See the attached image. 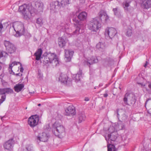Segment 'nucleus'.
Listing matches in <instances>:
<instances>
[{
  "mask_svg": "<svg viewBox=\"0 0 151 151\" xmlns=\"http://www.w3.org/2000/svg\"><path fill=\"white\" fill-rule=\"evenodd\" d=\"M29 10L31 14H37L42 12L44 7L43 3L40 1H33L30 4H28Z\"/></svg>",
  "mask_w": 151,
  "mask_h": 151,
  "instance_id": "f257e3e1",
  "label": "nucleus"
},
{
  "mask_svg": "<svg viewBox=\"0 0 151 151\" xmlns=\"http://www.w3.org/2000/svg\"><path fill=\"white\" fill-rule=\"evenodd\" d=\"M11 29H14L16 32L15 36L19 37L23 35L25 33L24 24L20 22H14L12 25V27L9 29V32Z\"/></svg>",
  "mask_w": 151,
  "mask_h": 151,
  "instance_id": "f03ea898",
  "label": "nucleus"
},
{
  "mask_svg": "<svg viewBox=\"0 0 151 151\" xmlns=\"http://www.w3.org/2000/svg\"><path fill=\"white\" fill-rule=\"evenodd\" d=\"M65 131L63 126L58 122H55L53 124L52 131L56 136L61 138L62 137V134Z\"/></svg>",
  "mask_w": 151,
  "mask_h": 151,
  "instance_id": "7ed1b4c3",
  "label": "nucleus"
},
{
  "mask_svg": "<svg viewBox=\"0 0 151 151\" xmlns=\"http://www.w3.org/2000/svg\"><path fill=\"white\" fill-rule=\"evenodd\" d=\"M123 101L126 104L134 106L136 101L135 95L133 93H127L124 96Z\"/></svg>",
  "mask_w": 151,
  "mask_h": 151,
  "instance_id": "20e7f679",
  "label": "nucleus"
},
{
  "mask_svg": "<svg viewBox=\"0 0 151 151\" xmlns=\"http://www.w3.org/2000/svg\"><path fill=\"white\" fill-rule=\"evenodd\" d=\"M98 18H93L88 24V29L93 32H96L101 27V23L98 21Z\"/></svg>",
  "mask_w": 151,
  "mask_h": 151,
  "instance_id": "39448f33",
  "label": "nucleus"
},
{
  "mask_svg": "<svg viewBox=\"0 0 151 151\" xmlns=\"http://www.w3.org/2000/svg\"><path fill=\"white\" fill-rule=\"evenodd\" d=\"M28 5L24 4L20 6L19 9V11L22 13L24 18L26 20L29 19L30 15L33 16L32 14H34L31 13L28 9Z\"/></svg>",
  "mask_w": 151,
  "mask_h": 151,
  "instance_id": "423d86ee",
  "label": "nucleus"
},
{
  "mask_svg": "<svg viewBox=\"0 0 151 151\" xmlns=\"http://www.w3.org/2000/svg\"><path fill=\"white\" fill-rule=\"evenodd\" d=\"M73 20L75 22L74 24L76 28V29L73 33V35H77L83 32L84 31V25L81 24L80 22L76 18H74Z\"/></svg>",
  "mask_w": 151,
  "mask_h": 151,
  "instance_id": "0eeeda50",
  "label": "nucleus"
},
{
  "mask_svg": "<svg viewBox=\"0 0 151 151\" xmlns=\"http://www.w3.org/2000/svg\"><path fill=\"white\" fill-rule=\"evenodd\" d=\"M13 90L10 88H0V105L5 101L6 93H12Z\"/></svg>",
  "mask_w": 151,
  "mask_h": 151,
  "instance_id": "6e6552de",
  "label": "nucleus"
},
{
  "mask_svg": "<svg viewBox=\"0 0 151 151\" xmlns=\"http://www.w3.org/2000/svg\"><path fill=\"white\" fill-rule=\"evenodd\" d=\"M4 44L8 53L11 54L15 52L17 48L13 43L9 41L5 40L4 41Z\"/></svg>",
  "mask_w": 151,
  "mask_h": 151,
  "instance_id": "1a4fd4ad",
  "label": "nucleus"
},
{
  "mask_svg": "<svg viewBox=\"0 0 151 151\" xmlns=\"http://www.w3.org/2000/svg\"><path fill=\"white\" fill-rule=\"evenodd\" d=\"M50 6V12L52 13L57 12L62 7L60 5V3L58 1L51 2Z\"/></svg>",
  "mask_w": 151,
  "mask_h": 151,
  "instance_id": "9d476101",
  "label": "nucleus"
},
{
  "mask_svg": "<svg viewBox=\"0 0 151 151\" xmlns=\"http://www.w3.org/2000/svg\"><path fill=\"white\" fill-rule=\"evenodd\" d=\"M39 120L38 116L37 115L32 116L28 119V124L32 128H34L38 124Z\"/></svg>",
  "mask_w": 151,
  "mask_h": 151,
  "instance_id": "9b49d317",
  "label": "nucleus"
},
{
  "mask_svg": "<svg viewBox=\"0 0 151 151\" xmlns=\"http://www.w3.org/2000/svg\"><path fill=\"white\" fill-rule=\"evenodd\" d=\"M125 111L123 109L117 110V117L119 122H124L127 119V116L125 114Z\"/></svg>",
  "mask_w": 151,
  "mask_h": 151,
  "instance_id": "f8f14e48",
  "label": "nucleus"
},
{
  "mask_svg": "<svg viewBox=\"0 0 151 151\" xmlns=\"http://www.w3.org/2000/svg\"><path fill=\"white\" fill-rule=\"evenodd\" d=\"M57 57L54 53H49L45 56L43 62L44 64L51 63L52 61Z\"/></svg>",
  "mask_w": 151,
  "mask_h": 151,
  "instance_id": "ddd939ff",
  "label": "nucleus"
},
{
  "mask_svg": "<svg viewBox=\"0 0 151 151\" xmlns=\"http://www.w3.org/2000/svg\"><path fill=\"white\" fill-rule=\"evenodd\" d=\"M117 33L116 29L113 27L107 28L106 29L105 35L106 37H109L112 38Z\"/></svg>",
  "mask_w": 151,
  "mask_h": 151,
  "instance_id": "4468645a",
  "label": "nucleus"
},
{
  "mask_svg": "<svg viewBox=\"0 0 151 151\" xmlns=\"http://www.w3.org/2000/svg\"><path fill=\"white\" fill-rule=\"evenodd\" d=\"M64 52H65V60L66 61H70L74 53V51L72 50L65 49Z\"/></svg>",
  "mask_w": 151,
  "mask_h": 151,
  "instance_id": "2eb2a0df",
  "label": "nucleus"
},
{
  "mask_svg": "<svg viewBox=\"0 0 151 151\" xmlns=\"http://www.w3.org/2000/svg\"><path fill=\"white\" fill-rule=\"evenodd\" d=\"M15 143L14 141L13 138H11L6 142L4 145L5 149L9 150H12Z\"/></svg>",
  "mask_w": 151,
  "mask_h": 151,
  "instance_id": "dca6fc26",
  "label": "nucleus"
},
{
  "mask_svg": "<svg viewBox=\"0 0 151 151\" xmlns=\"http://www.w3.org/2000/svg\"><path fill=\"white\" fill-rule=\"evenodd\" d=\"M50 135L48 134L43 132L38 134L37 139L40 141L46 142L47 141Z\"/></svg>",
  "mask_w": 151,
  "mask_h": 151,
  "instance_id": "f3484780",
  "label": "nucleus"
},
{
  "mask_svg": "<svg viewBox=\"0 0 151 151\" xmlns=\"http://www.w3.org/2000/svg\"><path fill=\"white\" fill-rule=\"evenodd\" d=\"M98 62V59L97 57L95 56H92L90 58L85 60L83 63L85 65L88 66L90 67L91 65L93 63H97Z\"/></svg>",
  "mask_w": 151,
  "mask_h": 151,
  "instance_id": "a211bd4d",
  "label": "nucleus"
},
{
  "mask_svg": "<svg viewBox=\"0 0 151 151\" xmlns=\"http://www.w3.org/2000/svg\"><path fill=\"white\" fill-rule=\"evenodd\" d=\"M76 114L75 107L72 106H69L65 109V115L67 116H73Z\"/></svg>",
  "mask_w": 151,
  "mask_h": 151,
  "instance_id": "6ab92c4d",
  "label": "nucleus"
},
{
  "mask_svg": "<svg viewBox=\"0 0 151 151\" xmlns=\"http://www.w3.org/2000/svg\"><path fill=\"white\" fill-rule=\"evenodd\" d=\"M59 80L62 83H65L68 82H69L70 80H68V77L65 74L61 73L59 78Z\"/></svg>",
  "mask_w": 151,
  "mask_h": 151,
  "instance_id": "aec40b11",
  "label": "nucleus"
},
{
  "mask_svg": "<svg viewBox=\"0 0 151 151\" xmlns=\"http://www.w3.org/2000/svg\"><path fill=\"white\" fill-rule=\"evenodd\" d=\"M116 132H111L110 134H108L107 137H105L106 139V141L110 140L112 141H115L117 138V136L116 135Z\"/></svg>",
  "mask_w": 151,
  "mask_h": 151,
  "instance_id": "412c9836",
  "label": "nucleus"
},
{
  "mask_svg": "<svg viewBox=\"0 0 151 151\" xmlns=\"http://www.w3.org/2000/svg\"><path fill=\"white\" fill-rule=\"evenodd\" d=\"M142 6L143 8L146 9L151 7V0H143Z\"/></svg>",
  "mask_w": 151,
  "mask_h": 151,
  "instance_id": "4be33fe9",
  "label": "nucleus"
},
{
  "mask_svg": "<svg viewBox=\"0 0 151 151\" xmlns=\"http://www.w3.org/2000/svg\"><path fill=\"white\" fill-rule=\"evenodd\" d=\"M9 24L7 22L3 23L0 22V35L3 32L6 30Z\"/></svg>",
  "mask_w": 151,
  "mask_h": 151,
  "instance_id": "5701e85b",
  "label": "nucleus"
},
{
  "mask_svg": "<svg viewBox=\"0 0 151 151\" xmlns=\"http://www.w3.org/2000/svg\"><path fill=\"white\" fill-rule=\"evenodd\" d=\"M42 53V50L41 49H38L34 54V55L35 57V59L37 60H40L41 58V56Z\"/></svg>",
  "mask_w": 151,
  "mask_h": 151,
  "instance_id": "b1692460",
  "label": "nucleus"
},
{
  "mask_svg": "<svg viewBox=\"0 0 151 151\" xmlns=\"http://www.w3.org/2000/svg\"><path fill=\"white\" fill-rule=\"evenodd\" d=\"M96 48L101 52L104 51L105 47L104 43L99 42L96 46Z\"/></svg>",
  "mask_w": 151,
  "mask_h": 151,
  "instance_id": "393cba45",
  "label": "nucleus"
},
{
  "mask_svg": "<svg viewBox=\"0 0 151 151\" xmlns=\"http://www.w3.org/2000/svg\"><path fill=\"white\" fill-rule=\"evenodd\" d=\"M24 85L23 84L18 83L16 84L14 87V89L15 91L17 92H19L20 91L24 88Z\"/></svg>",
  "mask_w": 151,
  "mask_h": 151,
  "instance_id": "a878e982",
  "label": "nucleus"
},
{
  "mask_svg": "<svg viewBox=\"0 0 151 151\" xmlns=\"http://www.w3.org/2000/svg\"><path fill=\"white\" fill-rule=\"evenodd\" d=\"M8 54L7 52L5 51L1 52L0 53V63H3L5 57L7 56Z\"/></svg>",
  "mask_w": 151,
  "mask_h": 151,
  "instance_id": "bb28decb",
  "label": "nucleus"
},
{
  "mask_svg": "<svg viewBox=\"0 0 151 151\" xmlns=\"http://www.w3.org/2000/svg\"><path fill=\"white\" fill-rule=\"evenodd\" d=\"M130 3L131 1L129 0H125L123 2V7L125 10L128 11V7L130 6Z\"/></svg>",
  "mask_w": 151,
  "mask_h": 151,
  "instance_id": "cd10ccee",
  "label": "nucleus"
},
{
  "mask_svg": "<svg viewBox=\"0 0 151 151\" xmlns=\"http://www.w3.org/2000/svg\"><path fill=\"white\" fill-rule=\"evenodd\" d=\"M58 45L60 47H63L65 45L66 42L64 39L62 37H59L58 38Z\"/></svg>",
  "mask_w": 151,
  "mask_h": 151,
  "instance_id": "c85d7f7f",
  "label": "nucleus"
},
{
  "mask_svg": "<svg viewBox=\"0 0 151 151\" xmlns=\"http://www.w3.org/2000/svg\"><path fill=\"white\" fill-rule=\"evenodd\" d=\"M99 16L100 19L101 20V17H102L104 19L105 21H107L109 19V16L107 15L106 13H104V12L102 11H101L99 13Z\"/></svg>",
  "mask_w": 151,
  "mask_h": 151,
  "instance_id": "c756f323",
  "label": "nucleus"
},
{
  "mask_svg": "<svg viewBox=\"0 0 151 151\" xmlns=\"http://www.w3.org/2000/svg\"><path fill=\"white\" fill-rule=\"evenodd\" d=\"M87 16V14L86 12H83L79 14L78 17L80 20H84L86 19Z\"/></svg>",
  "mask_w": 151,
  "mask_h": 151,
  "instance_id": "7c9ffc66",
  "label": "nucleus"
},
{
  "mask_svg": "<svg viewBox=\"0 0 151 151\" xmlns=\"http://www.w3.org/2000/svg\"><path fill=\"white\" fill-rule=\"evenodd\" d=\"M71 0H61L60 5L63 7H64L66 6H67L70 4Z\"/></svg>",
  "mask_w": 151,
  "mask_h": 151,
  "instance_id": "2f4dec72",
  "label": "nucleus"
},
{
  "mask_svg": "<svg viewBox=\"0 0 151 151\" xmlns=\"http://www.w3.org/2000/svg\"><path fill=\"white\" fill-rule=\"evenodd\" d=\"M78 115L79 123H81L82 122L85 120L86 119V116L84 114L81 113Z\"/></svg>",
  "mask_w": 151,
  "mask_h": 151,
  "instance_id": "473e14b6",
  "label": "nucleus"
},
{
  "mask_svg": "<svg viewBox=\"0 0 151 151\" xmlns=\"http://www.w3.org/2000/svg\"><path fill=\"white\" fill-rule=\"evenodd\" d=\"M73 79L76 82H78L80 80L81 76L77 74L73 75L72 76Z\"/></svg>",
  "mask_w": 151,
  "mask_h": 151,
  "instance_id": "72a5a7b5",
  "label": "nucleus"
},
{
  "mask_svg": "<svg viewBox=\"0 0 151 151\" xmlns=\"http://www.w3.org/2000/svg\"><path fill=\"white\" fill-rule=\"evenodd\" d=\"M113 11L114 12V14L116 16H118L120 14L119 10L118 9V7L113 9Z\"/></svg>",
  "mask_w": 151,
  "mask_h": 151,
  "instance_id": "f704fd0d",
  "label": "nucleus"
},
{
  "mask_svg": "<svg viewBox=\"0 0 151 151\" xmlns=\"http://www.w3.org/2000/svg\"><path fill=\"white\" fill-rule=\"evenodd\" d=\"M118 124V129L119 130H122L124 128V125L122 122H119Z\"/></svg>",
  "mask_w": 151,
  "mask_h": 151,
  "instance_id": "c9c22d12",
  "label": "nucleus"
},
{
  "mask_svg": "<svg viewBox=\"0 0 151 151\" xmlns=\"http://www.w3.org/2000/svg\"><path fill=\"white\" fill-rule=\"evenodd\" d=\"M107 147L108 151H115V146L113 145H108Z\"/></svg>",
  "mask_w": 151,
  "mask_h": 151,
  "instance_id": "e433bc0d",
  "label": "nucleus"
},
{
  "mask_svg": "<svg viewBox=\"0 0 151 151\" xmlns=\"http://www.w3.org/2000/svg\"><path fill=\"white\" fill-rule=\"evenodd\" d=\"M25 151H34L33 148L31 145H28L26 147Z\"/></svg>",
  "mask_w": 151,
  "mask_h": 151,
  "instance_id": "4c0bfd02",
  "label": "nucleus"
},
{
  "mask_svg": "<svg viewBox=\"0 0 151 151\" xmlns=\"http://www.w3.org/2000/svg\"><path fill=\"white\" fill-rule=\"evenodd\" d=\"M52 63L53 65L55 66H57L59 63V61L58 60V59L57 58H55L52 61V62L51 63Z\"/></svg>",
  "mask_w": 151,
  "mask_h": 151,
  "instance_id": "58836bf2",
  "label": "nucleus"
},
{
  "mask_svg": "<svg viewBox=\"0 0 151 151\" xmlns=\"http://www.w3.org/2000/svg\"><path fill=\"white\" fill-rule=\"evenodd\" d=\"M36 23L40 26H41L43 24L42 20L40 18H37L36 20Z\"/></svg>",
  "mask_w": 151,
  "mask_h": 151,
  "instance_id": "ea45409f",
  "label": "nucleus"
},
{
  "mask_svg": "<svg viewBox=\"0 0 151 151\" xmlns=\"http://www.w3.org/2000/svg\"><path fill=\"white\" fill-rule=\"evenodd\" d=\"M142 88H145L147 91V90L146 88V84H144L143 83H137Z\"/></svg>",
  "mask_w": 151,
  "mask_h": 151,
  "instance_id": "a19ab883",
  "label": "nucleus"
},
{
  "mask_svg": "<svg viewBox=\"0 0 151 151\" xmlns=\"http://www.w3.org/2000/svg\"><path fill=\"white\" fill-rule=\"evenodd\" d=\"M132 33V32L131 29H128L126 32V34L127 36L129 37L131 36Z\"/></svg>",
  "mask_w": 151,
  "mask_h": 151,
  "instance_id": "79ce46f5",
  "label": "nucleus"
},
{
  "mask_svg": "<svg viewBox=\"0 0 151 151\" xmlns=\"http://www.w3.org/2000/svg\"><path fill=\"white\" fill-rule=\"evenodd\" d=\"M45 129L47 130V131H49L50 130V127L49 124L46 125L44 127Z\"/></svg>",
  "mask_w": 151,
  "mask_h": 151,
  "instance_id": "37998d69",
  "label": "nucleus"
},
{
  "mask_svg": "<svg viewBox=\"0 0 151 151\" xmlns=\"http://www.w3.org/2000/svg\"><path fill=\"white\" fill-rule=\"evenodd\" d=\"M108 91H105V93L104 94V97H106L108 96Z\"/></svg>",
  "mask_w": 151,
  "mask_h": 151,
  "instance_id": "c03bdc74",
  "label": "nucleus"
},
{
  "mask_svg": "<svg viewBox=\"0 0 151 151\" xmlns=\"http://www.w3.org/2000/svg\"><path fill=\"white\" fill-rule=\"evenodd\" d=\"M65 25V23H64V22H61L60 24V26L62 27H64Z\"/></svg>",
  "mask_w": 151,
  "mask_h": 151,
  "instance_id": "a18cd8bd",
  "label": "nucleus"
},
{
  "mask_svg": "<svg viewBox=\"0 0 151 151\" xmlns=\"http://www.w3.org/2000/svg\"><path fill=\"white\" fill-rule=\"evenodd\" d=\"M82 72V70H80L77 73V74L81 76Z\"/></svg>",
  "mask_w": 151,
  "mask_h": 151,
  "instance_id": "49530a36",
  "label": "nucleus"
},
{
  "mask_svg": "<svg viewBox=\"0 0 151 151\" xmlns=\"http://www.w3.org/2000/svg\"><path fill=\"white\" fill-rule=\"evenodd\" d=\"M21 67H20V71L21 72H23V70H24V69L21 66Z\"/></svg>",
  "mask_w": 151,
  "mask_h": 151,
  "instance_id": "de8ad7c7",
  "label": "nucleus"
},
{
  "mask_svg": "<svg viewBox=\"0 0 151 151\" xmlns=\"http://www.w3.org/2000/svg\"><path fill=\"white\" fill-rule=\"evenodd\" d=\"M17 63H20L19 62H13L12 64H14V65H17Z\"/></svg>",
  "mask_w": 151,
  "mask_h": 151,
  "instance_id": "09e8293b",
  "label": "nucleus"
},
{
  "mask_svg": "<svg viewBox=\"0 0 151 151\" xmlns=\"http://www.w3.org/2000/svg\"><path fill=\"white\" fill-rule=\"evenodd\" d=\"M89 100V99L88 97H85L84 99V100L86 101H88Z\"/></svg>",
  "mask_w": 151,
  "mask_h": 151,
  "instance_id": "8fccbe9b",
  "label": "nucleus"
},
{
  "mask_svg": "<svg viewBox=\"0 0 151 151\" xmlns=\"http://www.w3.org/2000/svg\"><path fill=\"white\" fill-rule=\"evenodd\" d=\"M12 64H11L9 65V69H10L11 70L12 69V67H13Z\"/></svg>",
  "mask_w": 151,
  "mask_h": 151,
  "instance_id": "3c124183",
  "label": "nucleus"
},
{
  "mask_svg": "<svg viewBox=\"0 0 151 151\" xmlns=\"http://www.w3.org/2000/svg\"><path fill=\"white\" fill-rule=\"evenodd\" d=\"M148 86L150 89L151 90V83H149L148 85Z\"/></svg>",
  "mask_w": 151,
  "mask_h": 151,
  "instance_id": "603ef678",
  "label": "nucleus"
},
{
  "mask_svg": "<svg viewBox=\"0 0 151 151\" xmlns=\"http://www.w3.org/2000/svg\"><path fill=\"white\" fill-rule=\"evenodd\" d=\"M147 61H146V63H145V65H144V66L145 67L147 66Z\"/></svg>",
  "mask_w": 151,
  "mask_h": 151,
  "instance_id": "864d4df0",
  "label": "nucleus"
},
{
  "mask_svg": "<svg viewBox=\"0 0 151 151\" xmlns=\"http://www.w3.org/2000/svg\"><path fill=\"white\" fill-rule=\"evenodd\" d=\"M85 0H80L81 3H83Z\"/></svg>",
  "mask_w": 151,
  "mask_h": 151,
  "instance_id": "5fc2aeb1",
  "label": "nucleus"
},
{
  "mask_svg": "<svg viewBox=\"0 0 151 151\" xmlns=\"http://www.w3.org/2000/svg\"><path fill=\"white\" fill-rule=\"evenodd\" d=\"M149 99H147L146 101V102L145 103V106L146 105V104H147V103L148 101H149Z\"/></svg>",
  "mask_w": 151,
  "mask_h": 151,
  "instance_id": "6e6d98bb",
  "label": "nucleus"
},
{
  "mask_svg": "<svg viewBox=\"0 0 151 151\" xmlns=\"http://www.w3.org/2000/svg\"><path fill=\"white\" fill-rule=\"evenodd\" d=\"M1 117V120H2V121H3V118L4 117V116L3 117H1V116H0Z\"/></svg>",
  "mask_w": 151,
  "mask_h": 151,
  "instance_id": "4d7b16f0",
  "label": "nucleus"
},
{
  "mask_svg": "<svg viewBox=\"0 0 151 151\" xmlns=\"http://www.w3.org/2000/svg\"><path fill=\"white\" fill-rule=\"evenodd\" d=\"M19 74H20L19 73H16V76H19Z\"/></svg>",
  "mask_w": 151,
  "mask_h": 151,
  "instance_id": "13d9d810",
  "label": "nucleus"
},
{
  "mask_svg": "<svg viewBox=\"0 0 151 151\" xmlns=\"http://www.w3.org/2000/svg\"><path fill=\"white\" fill-rule=\"evenodd\" d=\"M29 93H30L33 94V93H34V91H33V92H30Z\"/></svg>",
  "mask_w": 151,
  "mask_h": 151,
  "instance_id": "bf43d9fd",
  "label": "nucleus"
},
{
  "mask_svg": "<svg viewBox=\"0 0 151 151\" xmlns=\"http://www.w3.org/2000/svg\"><path fill=\"white\" fill-rule=\"evenodd\" d=\"M38 106H41V104H38Z\"/></svg>",
  "mask_w": 151,
  "mask_h": 151,
  "instance_id": "052dcab7",
  "label": "nucleus"
},
{
  "mask_svg": "<svg viewBox=\"0 0 151 151\" xmlns=\"http://www.w3.org/2000/svg\"><path fill=\"white\" fill-rule=\"evenodd\" d=\"M1 65H0V70H1Z\"/></svg>",
  "mask_w": 151,
  "mask_h": 151,
  "instance_id": "680f3d73",
  "label": "nucleus"
},
{
  "mask_svg": "<svg viewBox=\"0 0 151 151\" xmlns=\"http://www.w3.org/2000/svg\"><path fill=\"white\" fill-rule=\"evenodd\" d=\"M111 128V127H110V128H109V129H110V128Z\"/></svg>",
  "mask_w": 151,
  "mask_h": 151,
  "instance_id": "e2e57ef3",
  "label": "nucleus"
},
{
  "mask_svg": "<svg viewBox=\"0 0 151 151\" xmlns=\"http://www.w3.org/2000/svg\"><path fill=\"white\" fill-rule=\"evenodd\" d=\"M21 76H22V74H21Z\"/></svg>",
  "mask_w": 151,
  "mask_h": 151,
  "instance_id": "0e129e2a",
  "label": "nucleus"
}]
</instances>
